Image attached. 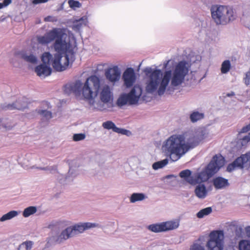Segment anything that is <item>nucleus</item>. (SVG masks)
Wrapping results in <instances>:
<instances>
[{"mask_svg": "<svg viewBox=\"0 0 250 250\" xmlns=\"http://www.w3.org/2000/svg\"><path fill=\"white\" fill-rule=\"evenodd\" d=\"M185 139L184 134L173 135L166 141L163 146L164 149L169 155L172 161L179 160L189 149L196 146L201 140L198 136L193 134L189 135L186 143Z\"/></svg>", "mask_w": 250, "mask_h": 250, "instance_id": "nucleus-3", "label": "nucleus"}, {"mask_svg": "<svg viewBox=\"0 0 250 250\" xmlns=\"http://www.w3.org/2000/svg\"><path fill=\"white\" fill-rule=\"evenodd\" d=\"M141 94V88L140 87L134 86L128 94L121 95L117 100V104L119 106L126 104H136L138 103Z\"/></svg>", "mask_w": 250, "mask_h": 250, "instance_id": "nucleus-8", "label": "nucleus"}, {"mask_svg": "<svg viewBox=\"0 0 250 250\" xmlns=\"http://www.w3.org/2000/svg\"><path fill=\"white\" fill-rule=\"evenodd\" d=\"M21 58L25 61L32 63H36L37 61L36 57L32 54H30V55L22 54L21 55Z\"/></svg>", "mask_w": 250, "mask_h": 250, "instance_id": "nucleus-32", "label": "nucleus"}, {"mask_svg": "<svg viewBox=\"0 0 250 250\" xmlns=\"http://www.w3.org/2000/svg\"><path fill=\"white\" fill-rule=\"evenodd\" d=\"M250 164V152L246 153L245 154L241 155L240 157L236 158L232 163L229 164L227 170L229 172H231L235 168L239 167L242 168L245 166H247Z\"/></svg>", "mask_w": 250, "mask_h": 250, "instance_id": "nucleus-10", "label": "nucleus"}, {"mask_svg": "<svg viewBox=\"0 0 250 250\" xmlns=\"http://www.w3.org/2000/svg\"><path fill=\"white\" fill-rule=\"evenodd\" d=\"M115 132L120 133L124 135H128L130 132L126 129L118 128V130H115Z\"/></svg>", "mask_w": 250, "mask_h": 250, "instance_id": "nucleus-37", "label": "nucleus"}, {"mask_svg": "<svg viewBox=\"0 0 250 250\" xmlns=\"http://www.w3.org/2000/svg\"><path fill=\"white\" fill-rule=\"evenodd\" d=\"M123 79L126 87L132 86L136 80V76L133 69L127 68L123 73Z\"/></svg>", "mask_w": 250, "mask_h": 250, "instance_id": "nucleus-11", "label": "nucleus"}, {"mask_svg": "<svg viewBox=\"0 0 250 250\" xmlns=\"http://www.w3.org/2000/svg\"><path fill=\"white\" fill-rule=\"evenodd\" d=\"M18 215V212L17 211L12 210L10 211L7 213L3 215L0 219V221L1 222L11 219L13 217L16 216Z\"/></svg>", "mask_w": 250, "mask_h": 250, "instance_id": "nucleus-26", "label": "nucleus"}, {"mask_svg": "<svg viewBox=\"0 0 250 250\" xmlns=\"http://www.w3.org/2000/svg\"><path fill=\"white\" fill-rule=\"evenodd\" d=\"M204 114L198 111L193 112L190 115V119L191 122L195 123L197 121L203 119Z\"/></svg>", "mask_w": 250, "mask_h": 250, "instance_id": "nucleus-21", "label": "nucleus"}, {"mask_svg": "<svg viewBox=\"0 0 250 250\" xmlns=\"http://www.w3.org/2000/svg\"><path fill=\"white\" fill-rule=\"evenodd\" d=\"M189 250H205V249L201 244L194 243L190 246Z\"/></svg>", "mask_w": 250, "mask_h": 250, "instance_id": "nucleus-34", "label": "nucleus"}, {"mask_svg": "<svg viewBox=\"0 0 250 250\" xmlns=\"http://www.w3.org/2000/svg\"><path fill=\"white\" fill-rule=\"evenodd\" d=\"M224 235L222 230H214L209 235L206 246L208 250H223Z\"/></svg>", "mask_w": 250, "mask_h": 250, "instance_id": "nucleus-7", "label": "nucleus"}, {"mask_svg": "<svg viewBox=\"0 0 250 250\" xmlns=\"http://www.w3.org/2000/svg\"><path fill=\"white\" fill-rule=\"evenodd\" d=\"M85 138V135L83 133L75 134L73 136V139L74 141H79L83 140Z\"/></svg>", "mask_w": 250, "mask_h": 250, "instance_id": "nucleus-33", "label": "nucleus"}, {"mask_svg": "<svg viewBox=\"0 0 250 250\" xmlns=\"http://www.w3.org/2000/svg\"><path fill=\"white\" fill-rule=\"evenodd\" d=\"M213 184L216 189H222L229 185L228 180L222 177H217L213 179Z\"/></svg>", "mask_w": 250, "mask_h": 250, "instance_id": "nucleus-17", "label": "nucleus"}, {"mask_svg": "<svg viewBox=\"0 0 250 250\" xmlns=\"http://www.w3.org/2000/svg\"><path fill=\"white\" fill-rule=\"evenodd\" d=\"M208 191L205 186L203 184L198 185L195 189V193L199 198H204L207 195Z\"/></svg>", "mask_w": 250, "mask_h": 250, "instance_id": "nucleus-19", "label": "nucleus"}, {"mask_svg": "<svg viewBox=\"0 0 250 250\" xmlns=\"http://www.w3.org/2000/svg\"><path fill=\"white\" fill-rule=\"evenodd\" d=\"M224 163L225 159L221 155H214L205 169L195 176V184L208 181L224 166Z\"/></svg>", "mask_w": 250, "mask_h": 250, "instance_id": "nucleus-6", "label": "nucleus"}, {"mask_svg": "<svg viewBox=\"0 0 250 250\" xmlns=\"http://www.w3.org/2000/svg\"><path fill=\"white\" fill-rule=\"evenodd\" d=\"M73 236H74V231L72 229L71 227H68L62 231L56 240V241L58 243H61L63 241L66 240Z\"/></svg>", "mask_w": 250, "mask_h": 250, "instance_id": "nucleus-15", "label": "nucleus"}, {"mask_svg": "<svg viewBox=\"0 0 250 250\" xmlns=\"http://www.w3.org/2000/svg\"><path fill=\"white\" fill-rule=\"evenodd\" d=\"M187 65L186 62L180 61L175 65L172 75L171 70H167L164 72L163 77L161 70L155 69L152 71L151 68H146L145 70L146 74H150L149 82L146 87V91L152 93L155 91L159 86L158 94L159 95H162L164 93L170 79L172 86H177L181 84L188 72Z\"/></svg>", "mask_w": 250, "mask_h": 250, "instance_id": "nucleus-2", "label": "nucleus"}, {"mask_svg": "<svg viewBox=\"0 0 250 250\" xmlns=\"http://www.w3.org/2000/svg\"><path fill=\"white\" fill-rule=\"evenodd\" d=\"M35 72L38 76L45 77L51 74L52 69L48 65L41 64L36 67Z\"/></svg>", "mask_w": 250, "mask_h": 250, "instance_id": "nucleus-14", "label": "nucleus"}, {"mask_svg": "<svg viewBox=\"0 0 250 250\" xmlns=\"http://www.w3.org/2000/svg\"><path fill=\"white\" fill-rule=\"evenodd\" d=\"M25 107V105H21V102L16 101L12 104H9L5 106L6 109L9 110L18 109V110H23Z\"/></svg>", "mask_w": 250, "mask_h": 250, "instance_id": "nucleus-20", "label": "nucleus"}, {"mask_svg": "<svg viewBox=\"0 0 250 250\" xmlns=\"http://www.w3.org/2000/svg\"><path fill=\"white\" fill-rule=\"evenodd\" d=\"M212 212V208L211 207H208L200 210L197 213V217L199 218H202L205 216L209 214Z\"/></svg>", "mask_w": 250, "mask_h": 250, "instance_id": "nucleus-27", "label": "nucleus"}, {"mask_svg": "<svg viewBox=\"0 0 250 250\" xmlns=\"http://www.w3.org/2000/svg\"><path fill=\"white\" fill-rule=\"evenodd\" d=\"M37 208L35 207L30 206L24 209L22 215L24 217H27L36 213Z\"/></svg>", "mask_w": 250, "mask_h": 250, "instance_id": "nucleus-25", "label": "nucleus"}, {"mask_svg": "<svg viewBox=\"0 0 250 250\" xmlns=\"http://www.w3.org/2000/svg\"><path fill=\"white\" fill-rule=\"evenodd\" d=\"M11 2V0H4L3 2L2 3L4 4V7L8 5Z\"/></svg>", "mask_w": 250, "mask_h": 250, "instance_id": "nucleus-43", "label": "nucleus"}, {"mask_svg": "<svg viewBox=\"0 0 250 250\" xmlns=\"http://www.w3.org/2000/svg\"><path fill=\"white\" fill-rule=\"evenodd\" d=\"M239 229L240 230V231L241 232H242V230H243V229H242V228L241 227H239Z\"/></svg>", "mask_w": 250, "mask_h": 250, "instance_id": "nucleus-45", "label": "nucleus"}, {"mask_svg": "<svg viewBox=\"0 0 250 250\" xmlns=\"http://www.w3.org/2000/svg\"><path fill=\"white\" fill-rule=\"evenodd\" d=\"M168 162V160L165 159L162 161L155 162L153 164L152 167L154 169H158L162 168L167 164Z\"/></svg>", "mask_w": 250, "mask_h": 250, "instance_id": "nucleus-29", "label": "nucleus"}, {"mask_svg": "<svg viewBox=\"0 0 250 250\" xmlns=\"http://www.w3.org/2000/svg\"><path fill=\"white\" fill-rule=\"evenodd\" d=\"M145 198L143 193H133L130 198V202L134 203L137 201L143 200Z\"/></svg>", "mask_w": 250, "mask_h": 250, "instance_id": "nucleus-24", "label": "nucleus"}, {"mask_svg": "<svg viewBox=\"0 0 250 250\" xmlns=\"http://www.w3.org/2000/svg\"><path fill=\"white\" fill-rule=\"evenodd\" d=\"M67 35L63 28H54L47 32L44 36L37 37L38 42L42 45L47 44L55 41L53 47L57 52L53 60L52 55L49 52H44L42 56L43 64L50 65L52 61V66L57 71L66 70L70 63L74 61V54L70 49L71 44L66 41Z\"/></svg>", "mask_w": 250, "mask_h": 250, "instance_id": "nucleus-1", "label": "nucleus"}, {"mask_svg": "<svg viewBox=\"0 0 250 250\" xmlns=\"http://www.w3.org/2000/svg\"><path fill=\"white\" fill-rule=\"evenodd\" d=\"M191 175V171L189 169L182 170L179 173V176L184 179L187 182L191 185H195L194 179Z\"/></svg>", "mask_w": 250, "mask_h": 250, "instance_id": "nucleus-18", "label": "nucleus"}, {"mask_svg": "<svg viewBox=\"0 0 250 250\" xmlns=\"http://www.w3.org/2000/svg\"><path fill=\"white\" fill-rule=\"evenodd\" d=\"M98 225L96 224L87 222L76 224L71 227L74 231V236H75L78 233H82L86 229L96 227Z\"/></svg>", "mask_w": 250, "mask_h": 250, "instance_id": "nucleus-13", "label": "nucleus"}, {"mask_svg": "<svg viewBox=\"0 0 250 250\" xmlns=\"http://www.w3.org/2000/svg\"><path fill=\"white\" fill-rule=\"evenodd\" d=\"M245 232L247 237L250 238V226L245 228Z\"/></svg>", "mask_w": 250, "mask_h": 250, "instance_id": "nucleus-42", "label": "nucleus"}, {"mask_svg": "<svg viewBox=\"0 0 250 250\" xmlns=\"http://www.w3.org/2000/svg\"><path fill=\"white\" fill-rule=\"evenodd\" d=\"M100 87V80L95 75L88 77L82 86V83L80 81H76L69 84L65 85L66 89L69 92H72L76 96H80L81 94L84 99L93 101L97 97Z\"/></svg>", "mask_w": 250, "mask_h": 250, "instance_id": "nucleus-4", "label": "nucleus"}, {"mask_svg": "<svg viewBox=\"0 0 250 250\" xmlns=\"http://www.w3.org/2000/svg\"><path fill=\"white\" fill-rule=\"evenodd\" d=\"M33 242L32 241H26L21 244L18 250H30L32 247Z\"/></svg>", "mask_w": 250, "mask_h": 250, "instance_id": "nucleus-31", "label": "nucleus"}, {"mask_svg": "<svg viewBox=\"0 0 250 250\" xmlns=\"http://www.w3.org/2000/svg\"><path fill=\"white\" fill-rule=\"evenodd\" d=\"M239 250H250V241L241 240L238 244Z\"/></svg>", "mask_w": 250, "mask_h": 250, "instance_id": "nucleus-22", "label": "nucleus"}, {"mask_svg": "<svg viewBox=\"0 0 250 250\" xmlns=\"http://www.w3.org/2000/svg\"><path fill=\"white\" fill-rule=\"evenodd\" d=\"M4 7V4H3L2 3H0V9H2Z\"/></svg>", "mask_w": 250, "mask_h": 250, "instance_id": "nucleus-44", "label": "nucleus"}, {"mask_svg": "<svg viewBox=\"0 0 250 250\" xmlns=\"http://www.w3.org/2000/svg\"><path fill=\"white\" fill-rule=\"evenodd\" d=\"M250 130V124L245 126H244L241 130L240 133H245Z\"/></svg>", "mask_w": 250, "mask_h": 250, "instance_id": "nucleus-40", "label": "nucleus"}, {"mask_svg": "<svg viewBox=\"0 0 250 250\" xmlns=\"http://www.w3.org/2000/svg\"><path fill=\"white\" fill-rule=\"evenodd\" d=\"M38 113L42 116L43 120H48L52 118L51 112L46 110H40Z\"/></svg>", "mask_w": 250, "mask_h": 250, "instance_id": "nucleus-30", "label": "nucleus"}, {"mask_svg": "<svg viewBox=\"0 0 250 250\" xmlns=\"http://www.w3.org/2000/svg\"><path fill=\"white\" fill-rule=\"evenodd\" d=\"M211 18L217 25H227L236 19V15L234 9L230 6L213 5L211 7Z\"/></svg>", "mask_w": 250, "mask_h": 250, "instance_id": "nucleus-5", "label": "nucleus"}, {"mask_svg": "<svg viewBox=\"0 0 250 250\" xmlns=\"http://www.w3.org/2000/svg\"><path fill=\"white\" fill-rule=\"evenodd\" d=\"M48 0H33L32 3L34 4H37L39 3H45L48 1Z\"/></svg>", "mask_w": 250, "mask_h": 250, "instance_id": "nucleus-41", "label": "nucleus"}, {"mask_svg": "<svg viewBox=\"0 0 250 250\" xmlns=\"http://www.w3.org/2000/svg\"><path fill=\"white\" fill-rule=\"evenodd\" d=\"M244 83L246 85H249L250 83V68L249 70L246 72L245 77L244 79Z\"/></svg>", "mask_w": 250, "mask_h": 250, "instance_id": "nucleus-36", "label": "nucleus"}, {"mask_svg": "<svg viewBox=\"0 0 250 250\" xmlns=\"http://www.w3.org/2000/svg\"><path fill=\"white\" fill-rule=\"evenodd\" d=\"M242 144H246L250 141V132L247 135L243 136L242 139Z\"/></svg>", "mask_w": 250, "mask_h": 250, "instance_id": "nucleus-38", "label": "nucleus"}, {"mask_svg": "<svg viewBox=\"0 0 250 250\" xmlns=\"http://www.w3.org/2000/svg\"><path fill=\"white\" fill-rule=\"evenodd\" d=\"M111 93L109 86L107 85L104 86L100 93L101 100L105 103L109 102L111 97Z\"/></svg>", "mask_w": 250, "mask_h": 250, "instance_id": "nucleus-16", "label": "nucleus"}, {"mask_svg": "<svg viewBox=\"0 0 250 250\" xmlns=\"http://www.w3.org/2000/svg\"><path fill=\"white\" fill-rule=\"evenodd\" d=\"M68 4L70 7H79L81 5L80 3L78 1H76L74 0H69Z\"/></svg>", "mask_w": 250, "mask_h": 250, "instance_id": "nucleus-35", "label": "nucleus"}, {"mask_svg": "<svg viewBox=\"0 0 250 250\" xmlns=\"http://www.w3.org/2000/svg\"><path fill=\"white\" fill-rule=\"evenodd\" d=\"M231 68V64L229 60L224 61L221 65V72L222 74L227 73Z\"/></svg>", "mask_w": 250, "mask_h": 250, "instance_id": "nucleus-23", "label": "nucleus"}, {"mask_svg": "<svg viewBox=\"0 0 250 250\" xmlns=\"http://www.w3.org/2000/svg\"><path fill=\"white\" fill-rule=\"evenodd\" d=\"M103 126L104 128L107 129H112L114 132H115L116 130L118 129V127H117L114 123H113L112 121H106L103 124Z\"/></svg>", "mask_w": 250, "mask_h": 250, "instance_id": "nucleus-28", "label": "nucleus"}, {"mask_svg": "<svg viewBox=\"0 0 250 250\" xmlns=\"http://www.w3.org/2000/svg\"><path fill=\"white\" fill-rule=\"evenodd\" d=\"M106 79L110 82L114 83L118 81L121 76V72L117 66L107 69L105 72Z\"/></svg>", "mask_w": 250, "mask_h": 250, "instance_id": "nucleus-12", "label": "nucleus"}, {"mask_svg": "<svg viewBox=\"0 0 250 250\" xmlns=\"http://www.w3.org/2000/svg\"><path fill=\"white\" fill-rule=\"evenodd\" d=\"M44 21L47 22H55L57 21V19L52 16H47L44 18Z\"/></svg>", "mask_w": 250, "mask_h": 250, "instance_id": "nucleus-39", "label": "nucleus"}, {"mask_svg": "<svg viewBox=\"0 0 250 250\" xmlns=\"http://www.w3.org/2000/svg\"><path fill=\"white\" fill-rule=\"evenodd\" d=\"M179 222L168 221L160 223L153 224L147 227L148 229L155 233L167 231L178 228Z\"/></svg>", "mask_w": 250, "mask_h": 250, "instance_id": "nucleus-9", "label": "nucleus"}]
</instances>
